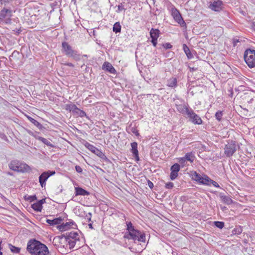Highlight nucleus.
<instances>
[{"mask_svg":"<svg viewBox=\"0 0 255 255\" xmlns=\"http://www.w3.org/2000/svg\"><path fill=\"white\" fill-rule=\"evenodd\" d=\"M26 250L31 255H48L49 253L47 247L35 239L28 242Z\"/></svg>","mask_w":255,"mask_h":255,"instance_id":"nucleus-1","label":"nucleus"},{"mask_svg":"<svg viewBox=\"0 0 255 255\" xmlns=\"http://www.w3.org/2000/svg\"><path fill=\"white\" fill-rule=\"evenodd\" d=\"M62 52L68 57L72 58L76 61L81 59V55L78 51L72 49L70 45L66 42L62 43Z\"/></svg>","mask_w":255,"mask_h":255,"instance_id":"nucleus-2","label":"nucleus"},{"mask_svg":"<svg viewBox=\"0 0 255 255\" xmlns=\"http://www.w3.org/2000/svg\"><path fill=\"white\" fill-rule=\"evenodd\" d=\"M242 99L247 107V110H255V93L253 92L245 93L242 96Z\"/></svg>","mask_w":255,"mask_h":255,"instance_id":"nucleus-3","label":"nucleus"},{"mask_svg":"<svg viewBox=\"0 0 255 255\" xmlns=\"http://www.w3.org/2000/svg\"><path fill=\"white\" fill-rule=\"evenodd\" d=\"M124 238L134 241H137L141 242H145V234L143 232L135 229L133 232H127Z\"/></svg>","mask_w":255,"mask_h":255,"instance_id":"nucleus-4","label":"nucleus"},{"mask_svg":"<svg viewBox=\"0 0 255 255\" xmlns=\"http://www.w3.org/2000/svg\"><path fill=\"white\" fill-rule=\"evenodd\" d=\"M244 57L246 64L250 68L255 67V50L250 48L246 49Z\"/></svg>","mask_w":255,"mask_h":255,"instance_id":"nucleus-5","label":"nucleus"},{"mask_svg":"<svg viewBox=\"0 0 255 255\" xmlns=\"http://www.w3.org/2000/svg\"><path fill=\"white\" fill-rule=\"evenodd\" d=\"M191 177L193 180L203 185H209V182L211 181V179L207 175H201L196 171L191 172Z\"/></svg>","mask_w":255,"mask_h":255,"instance_id":"nucleus-6","label":"nucleus"},{"mask_svg":"<svg viewBox=\"0 0 255 255\" xmlns=\"http://www.w3.org/2000/svg\"><path fill=\"white\" fill-rule=\"evenodd\" d=\"M66 242L68 243L70 249L74 248L77 242L80 241V235L76 232L67 233Z\"/></svg>","mask_w":255,"mask_h":255,"instance_id":"nucleus-7","label":"nucleus"},{"mask_svg":"<svg viewBox=\"0 0 255 255\" xmlns=\"http://www.w3.org/2000/svg\"><path fill=\"white\" fill-rule=\"evenodd\" d=\"M84 144L87 148H88L92 152L97 155L98 157L101 158L102 159L106 162L109 161V159L107 157L105 154L102 151L97 148L96 147L90 144L87 141H85V143Z\"/></svg>","mask_w":255,"mask_h":255,"instance_id":"nucleus-8","label":"nucleus"},{"mask_svg":"<svg viewBox=\"0 0 255 255\" xmlns=\"http://www.w3.org/2000/svg\"><path fill=\"white\" fill-rule=\"evenodd\" d=\"M224 153L228 157H230L233 155L237 150V145L236 141L230 140L226 144L224 148Z\"/></svg>","mask_w":255,"mask_h":255,"instance_id":"nucleus-9","label":"nucleus"},{"mask_svg":"<svg viewBox=\"0 0 255 255\" xmlns=\"http://www.w3.org/2000/svg\"><path fill=\"white\" fill-rule=\"evenodd\" d=\"M185 117L188 119L190 122L195 125H201L203 123L201 118L196 114L192 109L189 110V112Z\"/></svg>","mask_w":255,"mask_h":255,"instance_id":"nucleus-10","label":"nucleus"},{"mask_svg":"<svg viewBox=\"0 0 255 255\" xmlns=\"http://www.w3.org/2000/svg\"><path fill=\"white\" fill-rule=\"evenodd\" d=\"M55 174V171H45L43 172L39 177V182L42 187H45L46 181L47 179L51 176Z\"/></svg>","mask_w":255,"mask_h":255,"instance_id":"nucleus-11","label":"nucleus"},{"mask_svg":"<svg viewBox=\"0 0 255 255\" xmlns=\"http://www.w3.org/2000/svg\"><path fill=\"white\" fill-rule=\"evenodd\" d=\"M209 7L213 11L220 12L224 8L223 2L221 0H215L213 2H211Z\"/></svg>","mask_w":255,"mask_h":255,"instance_id":"nucleus-12","label":"nucleus"},{"mask_svg":"<svg viewBox=\"0 0 255 255\" xmlns=\"http://www.w3.org/2000/svg\"><path fill=\"white\" fill-rule=\"evenodd\" d=\"M12 15V12L10 9L3 8L0 11V20L5 19L7 23V21L10 20V17Z\"/></svg>","mask_w":255,"mask_h":255,"instance_id":"nucleus-13","label":"nucleus"},{"mask_svg":"<svg viewBox=\"0 0 255 255\" xmlns=\"http://www.w3.org/2000/svg\"><path fill=\"white\" fill-rule=\"evenodd\" d=\"M175 106L177 111L182 114L184 117L186 116L187 114L189 112V110L191 109L187 103H184L183 104H178L176 103Z\"/></svg>","mask_w":255,"mask_h":255,"instance_id":"nucleus-14","label":"nucleus"},{"mask_svg":"<svg viewBox=\"0 0 255 255\" xmlns=\"http://www.w3.org/2000/svg\"><path fill=\"white\" fill-rule=\"evenodd\" d=\"M130 145L131 147L130 151L132 152L133 156L135 158L136 160L138 161L139 160V157L138 156L137 142H133L130 143Z\"/></svg>","mask_w":255,"mask_h":255,"instance_id":"nucleus-15","label":"nucleus"},{"mask_svg":"<svg viewBox=\"0 0 255 255\" xmlns=\"http://www.w3.org/2000/svg\"><path fill=\"white\" fill-rule=\"evenodd\" d=\"M102 68L103 69H105L106 71L112 74H115L116 72V70L112 66V65L108 62H104V63L103 65Z\"/></svg>","mask_w":255,"mask_h":255,"instance_id":"nucleus-16","label":"nucleus"},{"mask_svg":"<svg viewBox=\"0 0 255 255\" xmlns=\"http://www.w3.org/2000/svg\"><path fill=\"white\" fill-rule=\"evenodd\" d=\"M75 190L76 196H88L90 194V193L88 191L80 187H75Z\"/></svg>","mask_w":255,"mask_h":255,"instance_id":"nucleus-17","label":"nucleus"},{"mask_svg":"<svg viewBox=\"0 0 255 255\" xmlns=\"http://www.w3.org/2000/svg\"><path fill=\"white\" fill-rule=\"evenodd\" d=\"M219 196L221 201L226 204L231 205L233 202L230 196L224 195L222 193H220Z\"/></svg>","mask_w":255,"mask_h":255,"instance_id":"nucleus-18","label":"nucleus"},{"mask_svg":"<svg viewBox=\"0 0 255 255\" xmlns=\"http://www.w3.org/2000/svg\"><path fill=\"white\" fill-rule=\"evenodd\" d=\"M63 221V218L61 217H59L58 218H55L53 220L50 219H46V222L49 224L50 225H59V224L61 223V222Z\"/></svg>","mask_w":255,"mask_h":255,"instance_id":"nucleus-19","label":"nucleus"},{"mask_svg":"<svg viewBox=\"0 0 255 255\" xmlns=\"http://www.w3.org/2000/svg\"><path fill=\"white\" fill-rule=\"evenodd\" d=\"M9 167L13 171H19L20 170L18 161L16 160L11 161L9 164Z\"/></svg>","mask_w":255,"mask_h":255,"instance_id":"nucleus-20","label":"nucleus"},{"mask_svg":"<svg viewBox=\"0 0 255 255\" xmlns=\"http://www.w3.org/2000/svg\"><path fill=\"white\" fill-rule=\"evenodd\" d=\"M160 34V31L158 29L152 28L150 31V36L151 39H157Z\"/></svg>","mask_w":255,"mask_h":255,"instance_id":"nucleus-21","label":"nucleus"},{"mask_svg":"<svg viewBox=\"0 0 255 255\" xmlns=\"http://www.w3.org/2000/svg\"><path fill=\"white\" fill-rule=\"evenodd\" d=\"M174 20L178 22V24H179L182 27H186V24L185 22L184 21L183 17L181 16V14H179L178 16H176L174 18Z\"/></svg>","mask_w":255,"mask_h":255,"instance_id":"nucleus-22","label":"nucleus"},{"mask_svg":"<svg viewBox=\"0 0 255 255\" xmlns=\"http://www.w3.org/2000/svg\"><path fill=\"white\" fill-rule=\"evenodd\" d=\"M183 49L188 59H192L193 57V55L189 48L186 44L183 45Z\"/></svg>","mask_w":255,"mask_h":255,"instance_id":"nucleus-23","label":"nucleus"},{"mask_svg":"<svg viewBox=\"0 0 255 255\" xmlns=\"http://www.w3.org/2000/svg\"><path fill=\"white\" fill-rule=\"evenodd\" d=\"M167 86L171 88H175L177 85V81L176 78H171L169 79L167 81Z\"/></svg>","mask_w":255,"mask_h":255,"instance_id":"nucleus-24","label":"nucleus"},{"mask_svg":"<svg viewBox=\"0 0 255 255\" xmlns=\"http://www.w3.org/2000/svg\"><path fill=\"white\" fill-rule=\"evenodd\" d=\"M27 118L28 119V120L34 126L37 127L38 129H42L43 128V126L33 118L29 116H27Z\"/></svg>","mask_w":255,"mask_h":255,"instance_id":"nucleus-25","label":"nucleus"},{"mask_svg":"<svg viewBox=\"0 0 255 255\" xmlns=\"http://www.w3.org/2000/svg\"><path fill=\"white\" fill-rule=\"evenodd\" d=\"M57 228L61 232L65 231L70 228V224L67 222L66 223L58 225Z\"/></svg>","mask_w":255,"mask_h":255,"instance_id":"nucleus-26","label":"nucleus"},{"mask_svg":"<svg viewBox=\"0 0 255 255\" xmlns=\"http://www.w3.org/2000/svg\"><path fill=\"white\" fill-rule=\"evenodd\" d=\"M184 157L186 161H189L192 163L194 161L195 157L194 154L191 152L186 153Z\"/></svg>","mask_w":255,"mask_h":255,"instance_id":"nucleus-27","label":"nucleus"},{"mask_svg":"<svg viewBox=\"0 0 255 255\" xmlns=\"http://www.w3.org/2000/svg\"><path fill=\"white\" fill-rule=\"evenodd\" d=\"M76 109H77L75 110V111L74 113V115H76L82 118L85 117L89 119V117L87 116L86 113L84 111L79 109L77 107Z\"/></svg>","mask_w":255,"mask_h":255,"instance_id":"nucleus-28","label":"nucleus"},{"mask_svg":"<svg viewBox=\"0 0 255 255\" xmlns=\"http://www.w3.org/2000/svg\"><path fill=\"white\" fill-rule=\"evenodd\" d=\"M36 139L42 142L44 144L50 147H53V145L50 142V141L46 138L38 136Z\"/></svg>","mask_w":255,"mask_h":255,"instance_id":"nucleus-29","label":"nucleus"},{"mask_svg":"<svg viewBox=\"0 0 255 255\" xmlns=\"http://www.w3.org/2000/svg\"><path fill=\"white\" fill-rule=\"evenodd\" d=\"M76 108L77 106L73 104H66L65 105V109L69 111L70 112H72L73 114L75 112V110L77 109Z\"/></svg>","mask_w":255,"mask_h":255,"instance_id":"nucleus-30","label":"nucleus"},{"mask_svg":"<svg viewBox=\"0 0 255 255\" xmlns=\"http://www.w3.org/2000/svg\"><path fill=\"white\" fill-rule=\"evenodd\" d=\"M113 30L116 33H120L121 31V26L119 22H116L113 25Z\"/></svg>","mask_w":255,"mask_h":255,"instance_id":"nucleus-31","label":"nucleus"},{"mask_svg":"<svg viewBox=\"0 0 255 255\" xmlns=\"http://www.w3.org/2000/svg\"><path fill=\"white\" fill-rule=\"evenodd\" d=\"M31 208L35 211L40 212L42 209V206L37 201L36 203L31 205Z\"/></svg>","mask_w":255,"mask_h":255,"instance_id":"nucleus-32","label":"nucleus"},{"mask_svg":"<svg viewBox=\"0 0 255 255\" xmlns=\"http://www.w3.org/2000/svg\"><path fill=\"white\" fill-rule=\"evenodd\" d=\"M243 232V228L241 226H237L232 231L233 235H240Z\"/></svg>","mask_w":255,"mask_h":255,"instance_id":"nucleus-33","label":"nucleus"},{"mask_svg":"<svg viewBox=\"0 0 255 255\" xmlns=\"http://www.w3.org/2000/svg\"><path fill=\"white\" fill-rule=\"evenodd\" d=\"M171 171L178 173L180 170V165L178 163H175L171 166L170 168Z\"/></svg>","mask_w":255,"mask_h":255,"instance_id":"nucleus-34","label":"nucleus"},{"mask_svg":"<svg viewBox=\"0 0 255 255\" xmlns=\"http://www.w3.org/2000/svg\"><path fill=\"white\" fill-rule=\"evenodd\" d=\"M9 247L11 252L13 253H19L20 251V248L16 247L11 244H9Z\"/></svg>","mask_w":255,"mask_h":255,"instance_id":"nucleus-35","label":"nucleus"},{"mask_svg":"<svg viewBox=\"0 0 255 255\" xmlns=\"http://www.w3.org/2000/svg\"><path fill=\"white\" fill-rule=\"evenodd\" d=\"M223 115V111H218L215 114L216 119L219 122L221 121L222 119V116Z\"/></svg>","mask_w":255,"mask_h":255,"instance_id":"nucleus-36","label":"nucleus"},{"mask_svg":"<svg viewBox=\"0 0 255 255\" xmlns=\"http://www.w3.org/2000/svg\"><path fill=\"white\" fill-rule=\"evenodd\" d=\"M37 199L36 195H32V196H29V195H25L24 196V199L25 200L28 201L30 202H32L35 200H36Z\"/></svg>","mask_w":255,"mask_h":255,"instance_id":"nucleus-37","label":"nucleus"},{"mask_svg":"<svg viewBox=\"0 0 255 255\" xmlns=\"http://www.w3.org/2000/svg\"><path fill=\"white\" fill-rule=\"evenodd\" d=\"M214 225L217 228L222 229L224 228L225 223L221 221H215Z\"/></svg>","mask_w":255,"mask_h":255,"instance_id":"nucleus-38","label":"nucleus"},{"mask_svg":"<svg viewBox=\"0 0 255 255\" xmlns=\"http://www.w3.org/2000/svg\"><path fill=\"white\" fill-rule=\"evenodd\" d=\"M127 230L128 231V232H133L135 230L131 222L127 223Z\"/></svg>","mask_w":255,"mask_h":255,"instance_id":"nucleus-39","label":"nucleus"},{"mask_svg":"<svg viewBox=\"0 0 255 255\" xmlns=\"http://www.w3.org/2000/svg\"><path fill=\"white\" fill-rule=\"evenodd\" d=\"M179 14H180V13L179 12V10H178L176 8L172 9V15L173 18H174L176 16L179 15Z\"/></svg>","mask_w":255,"mask_h":255,"instance_id":"nucleus-40","label":"nucleus"},{"mask_svg":"<svg viewBox=\"0 0 255 255\" xmlns=\"http://www.w3.org/2000/svg\"><path fill=\"white\" fill-rule=\"evenodd\" d=\"M178 175V173L171 171L170 178L172 180H173L177 177Z\"/></svg>","mask_w":255,"mask_h":255,"instance_id":"nucleus-41","label":"nucleus"},{"mask_svg":"<svg viewBox=\"0 0 255 255\" xmlns=\"http://www.w3.org/2000/svg\"><path fill=\"white\" fill-rule=\"evenodd\" d=\"M174 186V184L172 182H169L165 184V188L166 189H172Z\"/></svg>","mask_w":255,"mask_h":255,"instance_id":"nucleus-42","label":"nucleus"},{"mask_svg":"<svg viewBox=\"0 0 255 255\" xmlns=\"http://www.w3.org/2000/svg\"><path fill=\"white\" fill-rule=\"evenodd\" d=\"M123 10H125L126 8L122 5V3H121V4L118 6V9L116 10V12L119 13Z\"/></svg>","mask_w":255,"mask_h":255,"instance_id":"nucleus-43","label":"nucleus"},{"mask_svg":"<svg viewBox=\"0 0 255 255\" xmlns=\"http://www.w3.org/2000/svg\"><path fill=\"white\" fill-rule=\"evenodd\" d=\"M211 184H212L215 187L220 188L218 183L212 179H211V181L209 182V186H211Z\"/></svg>","mask_w":255,"mask_h":255,"instance_id":"nucleus-44","label":"nucleus"},{"mask_svg":"<svg viewBox=\"0 0 255 255\" xmlns=\"http://www.w3.org/2000/svg\"><path fill=\"white\" fill-rule=\"evenodd\" d=\"M162 46L166 49H171L172 47V45L169 43H166L163 44Z\"/></svg>","mask_w":255,"mask_h":255,"instance_id":"nucleus-45","label":"nucleus"},{"mask_svg":"<svg viewBox=\"0 0 255 255\" xmlns=\"http://www.w3.org/2000/svg\"><path fill=\"white\" fill-rule=\"evenodd\" d=\"M131 131L137 136L139 135L138 130L135 128H131Z\"/></svg>","mask_w":255,"mask_h":255,"instance_id":"nucleus-46","label":"nucleus"},{"mask_svg":"<svg viewBox=\"0 0 255 255\" xmlns=\"http://www.w3.org/2000/svg\"><path fill=\"white\" fill-rule=\"evenodd\" d=\"M75 170L79 173H81L83 171L82 168L79 165L75 166Z\"/></svg>","mask_w":255,"mask_h":255,"instance_id":"nucleus-47","label":"nucleus"},{"mask_svg":"<svg viewBox=\"0 0 255 255\" xmlns=\"http://www.w3.org/2000/svg\"><path fill=\"white\" fill-rule=\"evenodd\" d=\"M186 161V160L185 159L184 157H181L179 159V162L181 164L184 165Z\"/></svg>","mask_w":255,"mask_h":255,"instance_id":"nucleus-48","label":"nucleus"},{"mask_svg":"<svg viewBox=\"0 0 255 255\" xmlns=\"http://www.w3.org/2000/svg\"><path fill=\"white\" fill-rule=\"evenodd\" d=\"M147 183H148V187L150 188V189H152L153 187V183L150 181V180H148V182H147Z\"/></svg>","mask_w":255,"mask_h":255,"instance_id":"nucleus-49","label":"nucleus"},{"mask_svg":"<svg viewBox=\"0 0 255 255\" xmlns=\"http://www.w3.org/2000/svg\"><path fill=\"white\" fill-rule=\"evenodd\" d=\"M157 39H151V43H152L154 47H156V46L157 45Z\"/></svg>","mask_w":255,"mask_h":255,"instance_id":"nucleus-50","label":"nucleus"},{"mask_svg":"<svg viewBox=\"0 0 255 255\" xmlns=\"http://www.w3.org/2000/svg\"><path fill=\"white\" fill-rule=\"evenodd\" d=\"M238 42H240V41H239V39H234V40H233V44H234V46H237V43Z\"/></svg>","mask_w":255,"mask_h":255,"instance_id":"nucleus-51","label":"nucleus"},{"mask_svg":"<svg viewBox=\"0 0 255 255\" xmlns=\"http://www.w3.org/2000/svg\"><path fill=\"white\" fill-rule=\"evenodd\" d=\"M65 65H66V66H69V67H74V65L73 63H70V62H67V63H66L64 64Z\"/></svg>","mask_w":255,"mask_h":255,"instance_id":"nucleus-52","label":"nucleus"},{"mask_svg":"<svg viewBox=\"0 0 255 255\" xmlns=\"http://www.w3.org/2000/svg\"><path fill=\"white\" fill-rule=\"evenodd\" d=\"M92 217V214L91 213H89L88 215H86V217L89 221H91Z\"/></svg>","mask_w":255,"mask_h":255,"instance_id":"nucleus-53","label":"nucleus"},{"mask_svg":"<svg viewBox=\"0 0 255 255\" xmlns=\"http://www.w3.org/2000/svg\"><path fill=\"white\" fill-rule=\"evenodd\" d=\"M38 203L42 206V204L45 202V199H42L38 201Z\"/></svg>","mask_w":255,"mask_h":255,"instance_id":"nucleus-54","label":"nucleus"},{"mask_svg":"<svg viewBox=\"0 0 255 255\" xmlns=\"http://www.w3.org/2000/svg\"><path fill=\"white\" fill-rule=\"evenodd\" d=\"M27 132H28V133L29 134H30V135H32V136H34L36 138V137H37V136H36V135L34 134V133L32 131H30V130H28V131H27Z\"/></svg>","mask_w":255,"mask_h":255,"instance_id":"nucleus-55","label":"nucleus"},{"mask_svg":"<svg viewBox=\"0 0 255 255\" xmlns=\"http://www.w3.org/2000/svg\"><path fill=\"white\" fill-rule=\"evenodd\" d=\"M10 0H0V3L1 4L5 3H8L9 2Z\"/></svg>","mask_w":255,"mask_h":255,"instance_id":"nucleus-56","label":"nucleus"},{"mask_svg":"<svg viewBox=\"0 0 255 255\" xmlns=\"http://www.w3.org/2000/svg\"><path fill=\"white\" fill-rule=\"evenodd\" d=\"M0 197L4 201H6V200L9 201L8 200H7L6 199V197H5L3 195H2L0 193Z\"/></svg>","mask_w":255,"mask_h":255,"instance_id":"nucleus-57","label":"nucleus"},{"mask_svg":"<svg viewBox=\"0 0 255 255\" xmlns=\"http://www.w3.org/2000/svg\"><path fill=\"white\" fill-rule=\"evenodd\" d=\"M68 224H70V227H71V226L72 225H74V226H76V224L75 223V222H74V221H70V222H68Z\"/></svg>","mask_w":255,"mask_h":255,"instance_id":"nucleus-58","label":"nucleus"},{"mask_svg":"<svg viewBox=\"0 0 255 255\" xmlns=\"http://www.w3.org/2000/svg\"><path fill=\"white\" fill-rule=\"evenodd\" d=\"M14 31H15L17 35L19 34L20 32L21 31L20 29H15V30H14Z\"/></svg>","mask_w":255,"mask_h":255,"instance_id":"nucleus-59","label":"nucleus"},{"mask_svg":"<svg viewBox=\"0 0 255 255\" xmlns=\"http://www.w3.org/2000/svg\"><path fill=\"white\" fill-rule=\"evenodd\" d=\"M67 236V233L65 234H63L61 236H60L59 237L60 238H64L65 239V240H66V236Z\"/></svg>","mask_w":255,"mask_h":255,"instance_id":"nucleus-60","label":"nucleus"},{"mask_svg":"<svg viewBox=\"0 0 255 255\" xmlns=\"http://www.w3.org/2000/svg\"><path fill=\"white\" fill-rule=\"evenodd\" d=\"M16 54H19V52L15 50L12 53V55L11 56H13L14 55H16Z\"/></svg>","mask_w":255,"mask_h":255,"instance_id":"nucleus-61","label":"nucleus"},{"mask_svg":"<svg viewBox=\"0 0 255 255\" xmlns=\"http://www.w3.org/2000/svg\"><path fill=\"white\" fill-rule=\"evenodd\" d=\"M252 27L255 30V21L252 23Z\"/></svg>","mask_w":255,"mask_h":255,"instance_id":"nucleus-62","label":"nucleus"},{"mask_svg":"<svg viewBox=\"0 0 255 255\" xmlns=\"http://www.w3.org/2000/svg\"><path fill=\"white\" fill-rule=\"evenodd\" d=\"M221 209L223 210V211H225L227 209V208L225 206H224V207H221Z\"/></svg>","mask_w":255,"mask_h":255,"instance_id":"nucleus-63","label":"nucleus"},{"mask_svg":"<svg viewBox=\"0 0 255 255\" xmlns=\"http://www.w3.org/2000/svg\"><path fill=\"white\" fill-rule=\"evenodd\" d=\"M89 226V228L91 229H93V226H92V223H90L88 225Z\"/></svg>","mask_w":255,"mask_h":255,"instance_id":"nucleus-64","label":"nucleus"}]
</instances>
